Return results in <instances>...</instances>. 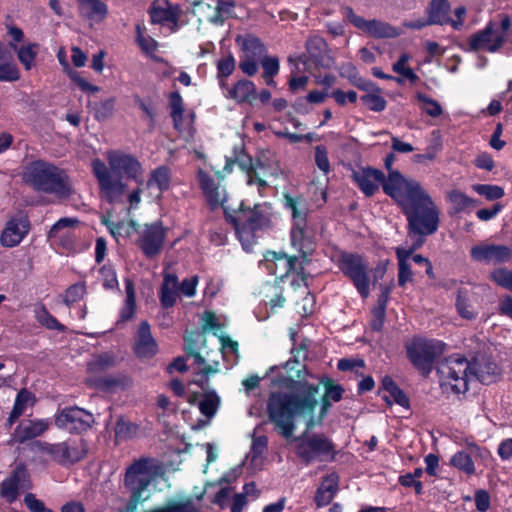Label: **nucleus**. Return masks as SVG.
<instances>
[{
	"label": "nucleus",
	"instance_id": "f257e3e1",
	"mask_svg": "<svg viewBox=\"0 0 512 512\" xmlns=\"http://www.w3.org/2000/svg\"><path fill=\"white\" fill-rule=\"evenodd\" d=\"M298 380L288 378L285 388L272 391L266 401V413L274 430L289 440L296 430V419H305L307 429L320 426L327 415L331 401L323 396L318 417H314L319 404L320 384L309 383L298 371Z\"/></svg>",
	"mask_w": 512,
	"mask_h": 512
},
{
	"label": "nucleus",
	"instance_id": "f03ea898",
	"mask_svg": "<svg viewBox=\"0 0 512 512\" xmlns=\"http://www.w3.org/2000/svg\"><path fill=\"white\" fill-rule=\"evenodd\" d=\"M385 194L401 207L408 222V236L424 239L439 226L440 211L419 182H405L398 174L385 186Z\"/></svg>",
	"mask_w": 512,
	"mask_h": 512
},
{
	"label": "nucleus",
	"instance_id": "7ed1b4c3",
	"mask_svg": "<svg viewBox=\"0 0 512 512\" xmlns=\"http://www.w3.org/2000/svg\"><path fill=\"white\" fill-rule=\"evenodd\" d=\"M437 373L441 387L458 395L467 392L471 377L483 384L495 382L500 375V368L484 355H477L472 363L465 357L452 355L438 363Z\"/></svg>",
	"mask_w": 512,
	"mask_h": 512
},
{
	"label": "nucleus",
	"instance_id": "20e7f679",
	"mask_svg": "<svg viewBox=\"0 0 512 512\" xmlns=\"http://www.w3.org/2000/svg\"><path fill=\"white\" fill-rule=\"evenodd\" d=\"M225 216L233 225L236 235L244 250L251 251L259 232L269 229L272 225V207L268 203L255 204L252 208L225 207Z\"/></svg>",
	"mask_w": 512,
	"mask_h": 512
},
{
	"label": "nucleus",
	"instance_id": "39448f33",
	"mask_svg": "<svg viewBox=\"0 0 512 512\" xmlns=\"http://www.w3.org/2000/svg\"><path fill=\"white\" fill-rule=\"evenodd\" d=\"M109 167L99 159L92 162L101 194L110 202L117 201L125 191L128 179V156L119 152L108 153Z\"/></svg>",
	"mask_w": 512,
	"mask_h": 512
},
{
	"label": "nucleus",
	"instance_id": "423d86ee",
	"mask_svg": "<svg viewBox=\"0 0 512 512\" xmlns=\"http://www.w3.org/2000/svg\"><path fill=\"white\" fill-rule=\"evenodd\" d=\"M24 180L35 190L67 198L72 192V185L67 174L60 168L44 162L34 161L24 172Z\"/></svg>",
	"mask_w": 512,
	"mask_h": 512
},
{
	"label": "nucleus",
	"instance_id": "0eeeda50",
	"mask_svg": "<svg viewBox=\"0 0 512 512\" xmlns=\"http://www.w3.org/2000/svg\"><path fill=\"white\" fill-rule=\"evenodd\" d=\"M311 430L306 427L300 436L293 438L296 455L305 464L333 462L338 454L335 443L326 434L311 433Z\"/></svg>",
	"mask_w": 512,
	"mask_h": 512
},
{
	"label": "nucleus",
	"instance_id": "6e6552de",
	"mask_svg": "<svg viewBox=\"0 0 512 512\" xmlns=\"http://www.w3.org/2000/svg\"><path fill=\"white\" fill-rule=\"evenodd\" d=\"M500 25L489 22L487 26L472 34L467 40V47H462L468 52L487 51L494 53L500 50L506 41V34L511 28V20L508 15L501 14Z\"/></svg>",
	"mask_w": 512,
	"mask_h": 512
},
{
	"label": "nucleus",
	"instance_id": "1a4fd4ad",
	"mask_svg": "<svg viewBox=\"0 0 512 512\" xmlns=\"http://www.w3.org/2000/svg\"><path fill=\"white\" fill-rule=\"evenodd\" d=\"M337 266L345 277L354 285L363 299L370 295L369 264L367 260L357 253L341 252L337 259Z\"/></svg>",
	"mask_w": 512,
	"mask_h": 512
},
{
	"label": "nucleus",
	"instance_id": "9d476101",
	"mask_svg": "<svg viewBox=\"0 0 512 512\" xmlns=\"http://www.w3.org/2000/svg\"><path fill=\"white\" fill-rule=\"evenodd\" d=\"M444 346L436 340H414L406 346L407 357L423 377H428L435 360L443 353Z\"/></svg>",
	"mask_w": 512,
	"mask_h": 512
},
{
	"label": "nucleus",
	"instance_id": "9b49d317",
	"mask_svg": "<svg viewBox=\"0 0 512 512\" xmlns=\"http://www.w3.org/2000/svg\"><path fill=\"white\" fill-rule=\"evenodd\" d=\"M222 180L219 175H213L201 168L196 173L197 184L212 210L221 207L225 211V207H229L227 205V192Z\"/></svg>",
	"mask_w": 512,
	"mask_h": 512
},
{
	"label": "nucleus",
	"instance_id": "f8f14e48",
	"mask_svg": "<svg viewBox=\"0 0 512 512\" xmlns=\"http://www.w3.org/2000/svg\"><path fill=\"white\" fill-rule=\"evenodd\" d=\"M55 425L71 434L89 430L95 423L94 415L78 406L65 407L54 416Z\"/></svg>",
	"mask_w": 512,
	"mask_h": 512
},
{
	"label": "nucleus",
	"instance_id": "ddd939ff",
	"mask_svg": "<svg viewBox=\"0 0 512 512\" xmlns=\"http://www.w3.org/2000/svg\"><path fill=\"white\" fill-rule=\"evenodd\" d=\"M42 450L62 465L76 463L86 455V446L82 440L64 441L55 444L45 443Z\"/></svg>",
	"mask_w": 512,
	"mask_h": 512
},
{
	"label": "nucleus",
	"instance_id": "4468645a",
	"mask_svg": "<svg viewBox=\"0 0 512 512\" xmlns=\"http://www.w3.org/2000/svg\"><path fill=\"white\" fill-rule=\"evenodd\" d=\"M242 51L239 68L247 76H254L258 64L267 56V49L258 38L249 36L242 40Z\"/></svg>",
	"mask_w": 512,
	"mask_h": 512
},
{
	"label": "nucleus",
	"instance_id": "2eb2a0df",
	"mask_svg": "<svg viewBox=\"0 0 512 512\" xmlns=\"http://www.w3.org/2000/svg\"><path fill=\"white\" fill-rule=\"evenodd\" d=\"M164 239V228L160 223H154L145 226L136 242L146 257L153 258L161 252Z\"/></svg>",
	"mask_w": 512,
	"mask_h": 512
},
{
	"label": "nucleus",
	"instance_id": "dca6fc26",
	"mask_svg": "<svg viewBox=\"0 0 512 512\" xmlns=\"http://www.w3.org/2000/svg\"><path fill=\"white\" fill-rule=\"evenodd\" d=\"M292 246L299 251L304 261L313 254L316 248L314 229L308 222L293 224L290 231Z\"/></svg>",
	"mask_w": 512,
	"mask_h": 512
},
{
	"label": "nucleus",
	"instance_id": "f3484780",
	"mask_svg": "<svg viewBox=\"0 0 512 512\" xmlns=\"http://www.w3.org/2000/svg\"><path fill=\"white\" fill-rule=\"evenodd\" d=\"M352 179L367 197L373 196L380 186L383 187L386 181V177L381 170L371 167H361L353 170Z\"/></svg>",
	"mask_w": 512,
	"mask_h": 512
},
{
	"label": "nucleus",
	"instance_id": "a211bd4d",
	"mask_svg": "<svg viewBox=\"0 0 512 512\" xmlns=\"http://www.w3.org/2000/svg\"><path fill=\"white\" fill-rule=\"evenodd\" d=\"M471 257L478 262L500 264L512 257V249L505 245L482 244L472 247Z\"/></svg>",
	"mask_w": 512,
	"mask_h": 512
},
{
	"label": "nucleus",
	"instance_id": "6ab92c4d",
	"mask_svg": "<svg viewBox=\"0 0 512 512\" xmlns=\"http://www.w3.org/2000/svg\"><path fill=\"white\" fill-rule=\"evenodd\" d=\"M133 350L136 357L140 360L151 359L158 352L157 342L152 336L150 325L147 321H142L137 329Z\"/></svg>",
	"mask_w": 512,
	"mask_h": 512
},
{
	"label": "nucleus",
	"instance_id": "aec40b11",
	"mask_svg": "<svg viewBox=\"0 0 512 512\" xmlns=\"http://www.w3.org/2000/svg\"><path fill=\"white\" fill-rule=\"evenodd\" d=\"M30 223L27 218H15L8 221L1 235V243L5 247L17 246L28 234Z\"/></svg>",
	"mask_w": 512,
	"mask_h": 512
},
{
	"label": "nucleus",
	"instance_id": "412c9836",
	"mask_svg": "<svg viewBox=\"0 0 512 512\" xmlns=\"http://www.w3.org/2000/svg\"><path fill=\"white\" fill-rule=\"evenodd\" d=\"M51 425L48 419L24 420L19 423L13 433V440L23 443L46 432Z\"/></svg>",
	"mask_w": 512,
	"mask_h": 512
},
{
	"label": "nucleus",
	"instance_id": "4be33fe9",
	"mask_svg": "<svg viewBox=\"0 0 512 512\" xmlns=\"http://www.w3.org/2000/svg\"><path fill=\"white\" fill-rule=\"evenodd\" d=\"M426 12L428 14V23L432 25L451 24L456 30L462 26L461 21H455L449 17L450 4L447 0H432Z\"/></svg>",
	"mask_w": 512,
	"mask_h": 512
},
{
	"label": "nucleus",
	"instance_id": "5701e85b",
	"mask_svg": "<svg viewBox=\"0 0 512 512\" xmlns=\"http://www.w3.org/2000/svg\"><path fill=\"white\" fill-rule=\"evenodd\" d=\"M27 477L26 468L22 465L17 466L13 474L2 482L1 496L8 502H13L18 496L19 490L26 487Z\"/></svg>",
	"mask_w": 512,
	"mask_h": 512
},
{
	"label": "nucleus",
	"instance_id": "b1692460",
	"mask_svg": "<svg viewBox=\"0 0 512 512\" xmlns=\"http://www.w3.org/2000/svg\"><path fill=\"white\" fill-rule=\"evenodd\" d=\"M149 15L153 24L174 23L177 24L181 10L168 2H154L149 8Z\"/></svg>",
	"mask_w": 512,
	"mask_h": 512
},
{
	"label": "nucleus",
	"instance_id": "393cba45",
	"mask_svg": "<svg viewBox=\"0 0 512 512\" xmlns=\"http://www.w3.org/2000/svg\"><path fill=\"white\" fill-rule=\"evenodd\" d=\"M135 43L141 52L156 62H162L163 59L156 55L158 50V42L150 36L144 24L136 25Z\"/></svg>",
	"mask_w": 512,
	"mask_h": 512
},
{
	"label": "nucleus",
	"instance_id": "a878e982",
	"mask_svg": "<svg viewBox=\"0 0 512 512\" xmlns=\"http://www.w3.org/2000/svg\"><path fill=\"white\" fill-rule=\"evenodd\" d=\"M179 292L178 277L173 273H164L160 292V301L164 308L173 307Z\"/></svg>",
	"mask_w": 512,
	"mask_h": 512
},
{
	"label": "nucleus",
	"instance_id": "bb28decb",
	"mask_svg": "<svg viewBox=\"0 0 512 512\" xmlns=\"http://www.w3.org/2000/svg\"><path fill=\"white\" fill-rule=\"evenodd\" d=\"M20 78V72L13 61L11 51L0 43V81L13 82Z\"/></svg>",
	"mask_w": 512,
	"mask_h": 512
},
{
	"label": "nucleus",
	"instance_id": "cd10ccee",
	"mask_svg": "<svg viewBox=\"0 0 512 512\" xmlns=\"http://www.w3.org/2000/svg\"><path fill=\"white\" fill-rule=\"evenodd\" d=\"M358 29L375 38H393L399 34L395 27L376 19H363Z\"/></svg>",
	"mask_w": 512,
	"mask_h": 512
},
{
	"label": "nucleus",
	"instance_id": "c85d7f7f",
	"mask_svg": "<svg viewBox=\"0 0 512 512\" xmlns=\"http://www.w3.org/2000/svg\"><path fill=\"white\" fill-rule=\"evenodd\" d=\"M80 14L91 22H101L107 15L108 9L101 0H77Z\"/></svg>",
	"mask_w": 512,
	"mask_h": 512
},
{
	"label": "nucleus",
	"instance_id": "c756f323",
	"mask_svg": "<svg viewBox=\"0 0 512 512\" xmlns=\"http://www.w3.org/2000/svg\"><path fill=\"white\" fill-rule=\"evenodd\" d=\"M226 97L235 100L237 103H250L256 99V88L252 81L239 80L232 88L228 89Z\"/></svg>",
	"mask_w": 512,
	"mask_h": 512
},
{
	"label": "nucleus",
	"instance_id": "7c9ffc66",
	"mask_svg": "<svg viewBox=\"0 0 512 512\" xmlns=\"http://www.w3.org/2000/svg\"><path fill=\"white\" fill-rule=\"evenodd\" d=\"M478 452H480V448L476 445H472L469 447V452L458 451L455 453L450 459V464L465 474L472 475L475 473V465L472 456L476 455Z\"/></svg>",
	"mask_w": 512,
	"mask_h": 512
},
{
	"label": "nucleus",
	"instance_id": "2f4dec72",
	"mask_svg": "<svg viewBox=\"0 0 512 512\" xmlns=\"http://www.w3.org/2000/svg\"><path fill=\"white\" fill-rule=\"evenodd\" d=\"M10 46L16 52L19 62L26 71L36 66V58L39 52V45L37 43H27L20 46L10 43Z\"/></svg>",
	"mask_w": 512,
	"mask_h": 512
},
{
	"label": "nucleus",
	"instance_id": "473e14b6",
	"mask_svg": "<svg viewBox=\"0 0 512 512\" xmlns=\"http://www.w3.org/2000/svg\"><path fill=\"white\" fill-rule=\"evenodd\" d=\"M35 401V395L32 392L27 389H21L16 396L13 409L8 418V426L11 427L28 407H32L35 404Z\"/></svg>",
	"mask_w": 512,
	"mask_h": 512
},
{
	"label": "nucleus",
	"instance_id": "72a5a7b5",
	"mask_svg": "<svg viewBox=\"0 0 512 512\" xmlns=\"http://www.w3.org/2000/svg\"><path fill=\"white\" fill-rule=\"evenodd\" d=\"M284 206L285 208L290 210L293 219V224L307 222L309 209L305 199H303L302 197L294 198L288 194H285Z\"/></svg>",
	"mask_w": 512,
	"mask_h": 512
},
{
	"label": "nucleus",
	"instance_id": "f704fd0d",
	"mask_svg": "<svg viewBox=\"0 0 512 512\" xmlns=\"http://www.w3.org/2000/svg\"><path fill=\"white\" fill-rule=\"evenodd\" d=\"M235 162L244 172H246L248 176L247 183L249 185L257 183L259 187L267 186V182L260 178L258 174V168L263 167L259 161L255 164L250 156L243 154L239 156Z\"/></svg>",
	"mask_w": 512,
	"mask_h": 512
},
{
	"label": "nucleus",
	"instance_id": "c9c22d12",
	"mask_svg": "<svg viewBox=\"0 0 512 512\" xmlns=\"http://www.w3.org/2000/svg\"><path fill=\"white\" fill-rule=\"evenodd\" d=\"M170 183L171 169L166 165H162L151 172L146 185L148 187L155 186L159 190V192H164L169 189Z\"/></svg>",
	"mask_w": 512,
	"mask_h": 512
},
{
	"label": "nucleus",
	"instance_id": "e433bc0d",
	"mask_svg": "<svg viewBox=\"0 0 512 512\" xmlns=\"http://www.w3.org/2000/svg\"><path fill=\"white\" fill-rule=\"evenodd\" d=\"M78 223L75 218H61L50 229L48 238L54 243L60 242L62 238L70 235L69 229Z\"/></svg>",
	"mask_w": 512,
	"mask_h": 512
},
{
	"label": "nucleus",
	"instance_id": "4c0bfd02",
	"mask_svg": "<svg viewBox=\"0 0 512 512\" xmlns=\"http://www.w3.org/2000/svg\"><path fill=\"white\" fill-rule=\"evenodd\" d=\"M456 308L460 316L464 319L472 320L477 315V312L471 304L470 293L467 289L458 290Z\"/></svg>",
	"mask_w": 512,
	"mask_h": 512
},
{
	"label": "nucleus",
	"instance_id": "58836bf2",
	"mask_svg": "<svg viewBox=\"0 0 512 512\" xmlns=\"http://www.w3.org/2000/svg\"><path fill=\"white\" fill-rule=\"evenodd\" d=\"M447 198L452 204L455 212L459 213L478 205V201L468 197L459 190H452L447 193Z\"/></svg>",
	"mask_w": 512,
	"mask_h": 512
},
{
	"label": "nucleus",
	"instance_id": "ea45409f",
	"mask_svg": "<svg viewBox=\"0 0 512 512\" xmlns=\"http://www.w3.org/2000/svg\"><path fill=\"white\" fill-rule=\"evenodd\" d=\"M34 312L35 318L41 325L51 330H64V326L61 323H59V321L48 312L44 305H38L35 308Z\"/></svg>",
	"mask_w": 512,
	"mask_h": 512
},
{
	"label": "nucleus",
	"instance_id": "a19ab883",
	"mask_svg": "<svg viewBox=\"0 0 512 512\" xmlns=\"http://www.w3.org/2000/svg\"><path fill=\"white\" fill-rule=\"evenodd\" d=\"M235 58L228 54L217 61V77L220 79V85L226 86L225 79L229 77L235 70Z\"/></svg>",
	"mask_w": 512,
	"mask_h": 512
},
{
	"label": "nucleus",
	"instance_id": "79ce46f5",
	"mask_svg": "<svg viewBox=\"0 0 512 512\" xmlns=\"http://www.w3.org/2000/svg\"><path fill=\"white\" fill-rule=\"evenodd\" d=\"M415 97L417 101L421 103V109L429 116L435 118L442 114V107L436 100L421 92H417Z\"/></svg>",
	"mask_w": 512,
	"mask_h": 512
},
{
	"label": "nucleus",
	"instance_id": "37998d69",
	"mask_svg": "<svg viewBox=\"0 0 512 512\" xmlns=\"http://www.w3.org/2000/svg\"><path fill=\"white\" fill-rule=\"evenodd\" d=\"M410 59V56L407 53H403L397 62H395L392 66V70L404 77L405 79H408L410 82L415 83L419 80V77L414 73V71L407 67V63Z\"/></svg>",
	"mask_w": 512,
	"mask_h": 512
},
{
	"label": "nucleus",
	"instance_id": "c03bdc74",
	"mask_svg": "<svg viewBox=\"0 0 512 512\" xmlns=\"http://www.w3.org/2000/svg\"><path fill=\"white\" fill-rule=\"evenodd\" d=\"M219 397L214 391L206 393L199 402V409L208 418L214 416L219 406Z\"/></svg>",
	"mask_w": 512,
	"mask_h": 512
},
{
	"label": "nucleus",
	"instance_id": "a18cd8bd",
	"mask_svg": "<svg viewBox=\"0 0 512 512\" xmlns=\"http://www.w3.org/2000/svg\"><path fill=\"white\" fill-rule=\"evenodd\" d=\"M171 117L174 127L179 130V126L183 120V100L179 92L175 91L170 94Z\"/></svg>",
	"mask_w": 512,
	"mask_h": 512
},
{
	"label": "nucleus",
	"instance_id": "49530a36",
	"mask_svg": "<svg viewBox=\"0 0 512 512\" xmlns=\"http://www.w3.org/2000/svg\"><path fill=\"white\" fill-rule=\"evenodd\" d=\"M306 49L313 59L321 58L327 50V43L324 38L313 35L306 42Z\"/></svg>",
	"mask_w": 512,
	"mask_h": 512
},
{
	"label": "nucleus",
	"instance_id": "de8ad7c7",
	"mask_svg": "<svg viewBox=\"0 0 512 512\" xmlns=\"http://www.w3.org/2000/svg\"><path fill=\"white\" fill-rule=\"evenodd\" d=\"M473 190L491 201L500 199L504 196L503 188L498 185L475 184L473 185Z\"/></svg>",
	"mask_w": 512,
	"mask_h": 512
},
{
	"label": "nucleus",
	"instance_id": "09e8293b",
	"mask_svg": "<svg viewBox=\"0 0 512 512\" xmlns=\"http://www.w3.org/2000/svg\"><path fill=\"white\" fill-rule=\"evenodd\" d=\"M97 273V278L102 282L105 289H114L118 287V280L112 266L104 265L98 269Z\"/></svg>",
	"mask_w": 512,
	"mask_h": 512
},
{
	"label": "nucleus",
	"instance_id": "8fccbe9b",
	"mask_svg": "<svg viewBox=\"0 0 512 512\" xmlns=\"http://www.w3.org/2000/svg\"><path fill=\"white\" fill-rule=\"evenodd\" d=\"M267 261L271 260H278V261H284V269L285 274H288L292 272L295 269V265L298 261V258L296 256H288L286 253L283 252H268L266 256Z\"/></svg>",
	"mask_w": 512,
	"mask_h": 512
},
{
	"label": "nucleus",
	"instance_id": "3c124183",
	"mask_svg": "<svg viewBox=\"0 0 512 512\" xmlns=\"http://www.w3.org/2000/svg\"><path fill=\"white\" fill-rule=\"evenodd\" d=\"M361 101L364 105H366L370 110L375 112H381L386 108V100L375 93H368L361 96Z\"/></svg>",
	"mask_w": 512,
	"mask_h": 512
},
{
	"label": "nucleus",
	"instance_id": "603ef678",
	"mask_svg": "<svg viewBox=\"0 0 512 512\" xmlns=\"http://www.w3.org/2000/svg\"><path fill=\"white\" fill-rule=\"evenodd\" d=\"M102 222L107 226L110 234L117 242H120L121 239H125V236L128 235V226L124 223H115L107 217H104Z\"/></svg>",
	"mask_w": 512,
	"mask_h": 512
},
{
	"label": "nucleus",
	"instance_id": "864d4df0",
	"mask_svg": "<svg viewBox=\"0 0 512 512\" xmlns=\"http://www.w3.org/2000/svg\"><path fill=\"white\" fill-rule=\"evenodd\" d=\"M490 277L498 285L512 291V271L499 268L491 272Z\"/></svg>",
	"mask_w": 512,
	"mask_h": 512
},
{
	"label": "nucleus",
	"instance_id": "5fc2aeb1",
	"mask_svg": "<svg viewBox=\"0 0 512 512\" xmlns=\"http://www.w3.org/2000/svg\"><path fill=\"white\" fill-rule=\"evenodd\" d=\"M85 293H86L85 284L82 282L76 283V284L70 286L66 290L64 302L67 305H71V304L79 301L80 299H82L83 296L85 295Z\"/></svg>",
	"mask_w": 512,
	"mask_h": 512
},
{
	"label": "nucleus",
	"instance_id": "6e6d98bb",
	"mask_svg": "<svg viewBox=\"0 0 512 512\" xmlns=\"http://www.w3.org/2000/svg\"><path fill=\"white\" fill-rule=\"evenodd\" d=\"M315 162L317 167L325 174L330 171V162L328 159V153L324 146L318 145L315 148Z\"/></svg>",
	"mask_w": 512,
	"mask_h": 512
},
{
	"label": "nucleus",
	"instance_id": "4d7b16f0",
	"mask_svg": "<svg viewBox=\"0 0 512 512\" xmlns=\"http://www.w3.org/2000/svg\"><path fill=\"white\" fill-rule=\"evenodd\" d=\"M339 479V475L335 472H332L323 478L319 487L322 490L327 491L335 496L336 492L338 491Z\"/></svg>",
	"mask_w": 512,
	"mask_h": 512
},
{
	"label": "nucleus",
	"instance_id": "13d9d810",
	"mask_svg": "<svg viewBox=\"0 0 512 512\" xmlns=\"http://www.w3.org/2000/svg\"><path fill=\"white\" fill-rule=\"evenodd\" d=\"M344 389L338 384H333L331 380L327 379L325 382V394L324 397L333 402H338L342 399Z\"/></svg>",
	"mask_w": 512,
	"mask_h": 512
},
{
	"label": "nucleus",
	"instance_id": "bf43d9fd",
	"mask_svg": "<svg viewBox=\"0 0 512 512\" xmlns=\"http://www.w3.org/2000/svg\"><path fill=\"white\" fill-rule=\"evenodd\" d=\"M386 309L382 307H374L371 311L370 326L374 331H381L384 325Z\"/></svg>",
	"mask_w": 512,
	"mask_h": 512
},
{
	"label": "nucleus",
	"instance_id": "052dcab7",
	"mask_svg": "<svg viewBox=\"0 0 512 512\" xmlns=\"http://www.w3.org/2000/svg\"><path fill=\"white\" fill-rule=\"evenodd\" d=\"M260 64L263 68V75L275 76L279 72V59L277 57L267 55Z\"/></svg>",
	"mask_w": 512,
	"mask_h": 512
},
{
	"label": "nucleus",
	"instance_id": "680f3d73",
	"mask_svg": "<svg viewBox=\"0 0 512 512\" xmlns=\"http://www.w3.org/2000/svg\"><path fill=\"white\" fill-rule=\"evenodd\" d=\"M364 361L362 359H340L337 364V368L340 371H352L355 373H359V369L364 367Z\"/></svg>",
	"mask_w": 512,
	"mask_h": 512
},
{
	"label": "nucleus",
	"instance_id": "e2e57ef3",
	"mask_svg": "<svg viewBox=\"0 0 512 512\" xmlns=\"http://www.w3.org/2000/svg\"><path fill=\"white\" fill-rule=\"evenodd\" d=\"M233 7V3L219 0L216 6L215 16L211 19V21L214 23L222 22L224 18H226L231 13Z\"/></svg>",
	"mask_w": 512,
	"mask_h": 512
},
{
	"label": "nucleus",
	"instance_id": "0e129e2a",
	"mask_svg": "<svg viewBox=\"0 0 512 512\" xmlns=\"http://www.w3.org/2000/svg\"><path fill=\"white\" fill-rule=\"evenodd\" d=\"M424 243V239H418L417 241L411 246L410 249H405L402 247L396 248V256L398 259V265L403 263H408V258L411 256L412 252L416 249L420 248Z\"/></svg>",
	"mask_w": 512,
	"mask_h": 512
},
{
	"label": "nucleus",
	"instance_id": "69168bd1",
	"mask_svg": "<svg viewBox=\"0 0 512 512\" xmlns=\"http://www.w3.org/2000/svg\"><path fill=\"white\" fill-rule=\"evenodd\" d=\"M331 96L341 106L345 105L347 101L350 103H354L357 100V93L353 90L344 92L340 89H337L332 92Z\"/></svg>",
	"mask_w": 512,
	"mask_h": 512
},
{
	"label": "nucleus",
	"instance_id": "338daca9",
	"mask_svg": "<svg viewBox=\"0 0 512 512\" xmlns=\"http://www.w3.org/2000/svg\"><path fill=\"white\" fill-rule=\"evenodd\" d=\"M399 483L404 487H413L417 495L423 492V485L420 480H416L410 473H406L399 477Z\"/></svg>",
	"mask_w": 512,
	"mask_h": 512
},
{
	"label": "nucleus",
	"instance_id": "774afa93",
	"mask_svg": "<svg viewBox=\"0 0 512 512\" xmlns=\"http://www.w3.org/2000/svg\"><path fill=\"white\" fill-rule=\"evenodd\" d=\"M474 164L476 167L487 171H491L495 166L492 156L487 152L479 153L474 160Z\"/></svg>",
	"mask_w": 512,
	"mask_h": 512
}]
</instances>
